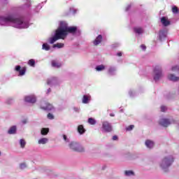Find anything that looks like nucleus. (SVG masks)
Returning a JSON list of instances; mask_svg holds the SVG:
<instances>
[{
	"label": "nucleus",
	"instance_id": "7",
	"mask_svg": "<svg viewBox=\"0 0 179 179\" xmlns=\"http://www.w3.org/2000/svg\"><path fill=\"white\" fill-rule=\"evenodd\" d=\"M169 33V30L167 28H163L160 29L158 34V38L159 41H164L166 38H167V34Z\"/></svg>",
	"mask_w": 179,
	"mask_h": 179
},
{
	"label": "nucleus",
	"instance_id": "29",
	"mask_svg": "<svg viewBox=\"0 0 179 179\" xmlns=\"http://www.w3.org/2000/svg\"><path fill=\"white\" fill-rule=\"evenodd\" d=\"M134 175H135V173L132 171H124V176H126V177H131L132 176H134Z\"/></svg>",
	"mask_w": 179,
	"mask_h": 179
},
{
	"label": "nucleus",
	"instance_id": "27",
	"mask_svg": "<svg viewBox=\"0 0 179 179\" xmlns=\"http://www.w3.org/2000/svg\"><path fill=\"white\" fill-rule=\"evenodd\" d=\"M69 12L72 15H76V13H78V12H79V10L78 8H74V7H70Z\"/></svg>",
	"mask_w": 179,
	"mask_h": 179
},
{
	"label": "nucleus",
	"instance_id": "17",
	"mask_svg": "<svg viewBox=\"0 0 179 179\" xmlns=\"http://www.w3.org/2000/svg\"><path fill=\"white\" fill-rule=\"evenodd\" d=\"M103 41V36L99 35L94 41H93L94 45H99Z\"/></svg>",
	"mask_w": 179,
	"mask_h": 179
},
{
	"label": "nucleus",
	"instance_id": "2",
	"mask_svg": "<svg viewBox=\"0 0 179 179\" xmlns=\"http://www.w3.org/2000/svg\"><path fill=\"white\" fill-rule=\"evenodd\" d=\"M68 33L73 34V36H79L81 32L80 29H78L77 27H68V23L66 21H60L54 36L48 39V43L54 44L58 40H65Z\"/></svg>",
	"mask_w": 179,
	"mask_h": 179
},
{
	"label": "nucleus",
	"instance_id": "6",
	"mask_svg": "<svg viewBox=\"0 0 179 179\" xmlns=\"http://www.w3.org/2000/svg\"><path fill=\"white\" fill-rule=\"evenodd\" d=\"M101 131L106 133L112 132L113 125L111 123H110L108 121L102 122Z\"/></svg>",
	"mask_w": 179,
	"mask_h": 179
},
{
	"label": "nucleus",
	"instance_id": "4",
	"mask_svg": "<svg viewBox=\"0 0 179 179\" xmlns=\"http://www.w3.org/2000/svg\"><path fill=\"white\" fill-rule=\"evenodd\" d=\"M174 162V157L172 155L165 157L159 163V166L162 170L167 171L169 167Z\"/></svg>",
	"mask_w": 179,
	"mask_h": 179
},
{
	"label": "nucleus",
	"instance_id": "26",
	"mask_svg": "<svg viewBox=\"0 0 179 179\" xmlns=\"http://www.w3.org/2000/svg\"><path fill=\"white\" fill-rule=\"evenodd\" d=\"M87 122L90 125H96L97 124V121L93 117L88 118Z\"/></svg>",
	"mask_w": 179,
	"mask_h": 179
},
{
	"label": "nucleus",
	"instance_id": "8",
	"mask_svg": "<svg viewBox=\"0 0 179 179\" xmlns=\"http://www.w3.org/2000/svg\"><path fill=\"white\" fill-rule=\"evenodd\" d=\"M21 68L22 67L19 65L15 66V71H16V72H19L18 76H24V75H26L27 69L26 67H22L21 69Z\"/></svg>",
	"mask_w": 179,
	"mask_h": 179
},
{
	"label": "nucleus",
	"instance_id": "11",
	"mask_svg": "<svg viewBox=\"0 0 179 179\" xmlns=\"http://www.w3.org/2000/svg\"><path fill=\"white\" fill-rule=\"evenodd\" d=\"M108 73L110 76H115V75H117V66H109L108 69Z\"/></svg>",
	"mask_w": 179,
	"mask_h": 179
},
{
	"label": "nucleus",
	"instance_id": "14",
	"mask_svg": "<svg viewBox=\"0 0 179 179\" xmlns=\"http://www.w3.org/2000/svg\"><path fill=\"white\" fill-rule=\"evenodd\" d=\"M90 100H92V96L90 94H85L83 96L82 103L83 104H89V103H90Z\"/></svg>",
	"mask_w": 179,
	"mask_h": 179
},
{
	"label": "nucleus",
	"instance_id": "36",
	"mask_svg": "<svg viewBox=\"0 0 179 179\" xmlns=\"http://www.w3.org/2000/svg\"><path fill=\"white\" fill-rule=\"evenodd\" d=\"M48 129L43 128L41 129V135H47V134H48Z\"/></svg>",
	"mask_w": 179,
	"mask_h": 179
},
{
	"label": "nucleus",
	"instance_id": "15",
	"mask_svg": "<svg viewBox=\"0 0 179 179\" xmlns=\"http://www.w3.org/2000/svg\"><path fill=\"white\" fill-rule=\"evenodd\" d=\"M134 31L136 36H141V34H143V28L141 27H135L134 28Z\"/></svg>",
	"mask_w": 179,
	"mask_h": 179
},
{
	"label": "nucleus",
	"instance_id": "16",
	"mask_svg": "<svg viewBox=\"0 0 179 179\" xmlns=\"http://www.w3.org/2000/svg\"><path fill=\"white\" fill-rule=\"evenodd\" d=\"M160 22L165 27H167V26H169L170 24V21L168 20L167 17H161Z\"/></svg>",
	"mask_w": 179,
	"mask_h": 179
},
{
	"label": "nucleus",
	"instance_id": "43",
	"mask_svg": "<svg viewBox=\"0 0 179 179\" xmlns=\"http://www.w3.org/2000/svg\"><path fill=\"white\" fill-rule=\"evenodd\" d=\"M141 50H143V51H145L146 50V45H141Z\"/></svg>",
	"mask_w": 179,
	"mask_h": 179
},
{
	"label": "nucleus",
	"instance_id": "5",
	"mask_svg": "<svg viewBox=\"0 0 179 179\" xmlns=\"http://www.w3.org/2000/svg\"><path fill=\"white\" fill-rule=\"evenodd\" d=\"M69 146L70 149L74 150V152H85V148H83V146L79 144V143L72 141L71 143H69Z\"/></svg>",
	"mask_w": 179,
	"mask_h": 179
},
{
	"label": "nucleus",
	"instance_id": "3",
	"mask_svg": "<svg viewBox=\"0 0 179 179\" xmlns=\"http://www.w3.org/2000/svg\"><path fill=\"white\" fill-rule=\"evenodd\" d=\"M152 76L155 83L159 82V80H160L164 76V73H163V67H162L160 65L155 66L153 68Z\"/></svg>",
	"mask_w": 179,
	"mask_h": 179
},
{
	"label": "nucleus",
	"instance_id": "9",
	"mask_svg": "<svg viewBox=\"0 0 179 179\" xmlns=\"http://www.w3.org/2000/svg\"><path fill=\"white\" fill-rule=\"evenodd\" d=\"M41 108L42 110H45V111H52L54 110V106L52 104L45 102L42 103L41 106Z\"/></svg>",
	"mask_w": 179,
	"mask_h": 179
},
{
	"label": "nucleus",
	"instance_id": "50",
	"mask_svg": "<svg viewBox=\"0 0 179 179\" xmlns=\"http://www.w3.org/2000/svg\"><path fill=\"white\" fill-rule=\"evenodd\" d=\"M114 115H115L114 113H110V117H114Z\"/></svg>",
	"mask_w": 179,
	"mask_h": 179
},
{
	"label": "nucleus",
	"instance_id": "41",
	"mask_svg": "<svg viewBox=\"0 0 179 179\" xmlns=\"http://www.w3.org/2000/svg\"><path fill=\"white\" fill-rule=\"evenodd\" d=\"M167 110V107L164 106H161V111L162 113H164L166 110Z\"/></svg>",
	"mask_w": 179,
	"mask_h": 179
},
{
	"label": "nucleus",
	"instance_id": "48",
	"mask_svg": "<svg viewBox=\"0 0 179 179\" xmlns=\"http://www.w3.org/2000/svg\"><path fill=\"white\" fill-rule=\"evenodd\" d=\"M51 93V88H48L46 94H50Z\"/></svg>",
	"mask_w": 179,
	"mask_h": 179
},
{
	"label": "nucleus",
	"instance_id": "13",
	"mask_svg": "<svg viewBox=\"0 0 179 179\" xmlns=\"http://www.w3.org/2000/svg\"><path fill=\"white\" fill-rule=\"evenodd\" d=\"M159 124L162 127H166L168 125H170V124H171V122H170V120H169V119L162 118V119L159 120Z\"/></svg>",
	"mask_w": 179,
	"mask_h": 179
},
{
	"label": "nucleus",
	"instance_id": "10",
	"mask_svg": "<svg viewBox=\"0 0 179 179\" xmlns=\"http://www.w3.org/2000/svg\"><path fill=\"white\" fill-rule=\"evenodd\" d=\"M47 84L49 86H54L58 85V78L57 77H51L48 79Z\"/></svg>",
	"mask_w": 179,
	"mask_h": 179
},
{
	"label": "nucleus",
	"instance_id": "47",
	"mask_svg": "<svg viewBox=\"0 0 179 179\" xmlns=\"http://www.w3.org/2000/svg\"><path fill=\"white\" fill-rule=\"evenodd\" d=\"M22 124H23L24 125L27 124V120L24 119L22 121Z\"/></svg>",
	"mask_w": 179,
	"mask_h": 179
},
{
	"label": "nucleus",
	"instance_id": "20",
	"mask_svg": "<svg viewBox=\"0 0 179 179\" xmlns=\"http://www.w3.org/2000/svg\"><path fill=\"white\" fill-rule=\"evenodd\" d=\"M27 3L21 6V9H29L31 6V0H26Z\"/></svg>",
	"mask_w": 179,
	"mask_h": 179
},
{
	"label": "nucleus",
	"instance_id": "18",
	"mask_svg": "<svg viewBox=\"0 0 179 179\" xmlns=\"http://www.w3.org/2000/svg\"><path fill=\"white\" fill-rule=\"evenodd\" d=\"M168 79L171 82H178L179 77L176 76L174 74H169L168 76Z\"/></svg>",
	"mask_w": 179,
	"mask_h": 179
},
{
	"label": "nucleus",
	"instance_id": "46",
	"mask_svg": "<svg viewBox=\"0 0 179 179\" xmlns=\"http://www.w3.org/2000/svg\"><path fill=\"white\" fill-rule=\"evenodd\" d=\"M116 55L117 57H122V52H118Z\"/></svg>",
	"mask_w": 179,
	"mask_h": 179
},
{
	"label": "nucleus",
	"instance_id": "39",
	"mask_svg": "<svg viewBox=\"0 0 179 179\" xmlns=\"http://www.w3.org/2000/svg\"><path fill=\"white\" fill-rule=\"evenodd\" d=\"M134 127H135V126H134V125L131 124V125L127 127L126 128V130H127V131H132V130L134 129Z\"/></svg>",
	"mask_w": 179,
	"mask_h": 179
},
{
	"label": "nucleus",
	"instance_id": "37",
	"mask_svg": "<svg viewBox=\"0 0 179 179\" xmlns=\"http://www.w3.org/2000/svg\"><path fill=\"white\" fill-rule=\"evenodd\" d=\"M172 12H173V13H174L175 15L177 14V13H178V8L177 6H173L172 7Z\"/></svg>",
	"mask_w": 179,
	"mask_h": 179
},
{
	"label": "nucleus",
	"instance_id": "28",
	"mask_svg": "<svg viewBox=\"0 0 179 179\" xmlns=\"http://www.w3.org/2000/svg\"><path fill=\"white\" fill-rule=\"evenodd\" d=\"M95 69L98 71L100 72L101 71H104L106 69V66L103 64L98 65L96 66Z\"/></svg>",
	"mask_w": 179,
	"mask_h": 179
},
{
	"label": "nucleus",
	"instance_id": "42",
	"mask_svg": "<svg viewBox=\"0 0 179 179\" xmlns=\"http://www.w3.org/2000/svg\"><path fill=\"white\" fill-rule=\"evenodd\" d=\"M63 139L65 142H69V138L66 136V135H63Z\"/></svg>",
	"mask_w": 179,
	"mask_h": 179
},
{
	"label": "nucleus",
	"instance_id": "25",
	"mask_svg": "<svg viewBox=\"0 0 179 179\" xmlns=\"http://www.w3.org/2000/svg\"><path fill=\"white\" fill-rule=\"evenodd\" d=\"M38 145H45V143H48V138H40L38 141Z\"/></svg>",
	"mask_w": 179,
	"mask_h": 179
},
{
	"label": "nucleus",
	"instance_id": "32",
	"mask_svg": "<svg viewBox=\"0 0 179 179\" xmlns=\"http://www.w3.org/2000/svg\"><path fill=\"white\" fill-rule=\"evenodd\" d=\"M64 47V43H58L53 45V48H62Z\"/></svg>",
	"mask_w": 179,
	"mask_h": 179
},
{
	"label": "nucleus",
	"instance_id": "12",
	"mask_svg": "<svg viewBox=\"0 0 179 179\" xmlns=\"http://www.w3.org/2000/svg\"><path fill=\"white\" fill-rule=\"evenodd\" d=\"M24 101L27 103H31V104H34V103H36V101H37V98H36V96L34 95H29L24 98Z\"/></svg>",
	"mask_w": 179,
	"mask_h": 179
},
{
	"label": "nucleus",
	"instance_id": "35",
	"mask_svg": "<svg viewBox=\"0 0 179 179\" xmlns=\"http://www.w3.org/2000/svg\"><path fill=\"white\" fill-rule=\"evenodd\" d=\"M129 94L130 97H135V96H136V92H135V91H134V90H130L129 91Z\"/></svg>",
	"mask_w": 179,
	"mask_h": 179
},
{
	"label": "nucleus",
	"instance_id": "40",
	"mask_svg": "<svg viewBox=\"0 0 179 179\" xmlns=\"http://www.w3.org/2000/svg\"><path fill=\"white\" fill-rule=\"evenodd\" d=\"M47 117L48 120H54V115H52V113H48Z\"/></svg>",
	"mask_w": 179,
	"mask_h": 179
},
{
	"label": "nucleus",
	"instance_id": "1",
	"mask_svg": "<svg viewBox=\"0 0 179 179\" xmlns=\"http://www.w3.org/2000/svg\"><path fill=\"white\" fill-rule=\"evenodd\" d=\"M0 26H11L15 29H29L30 17L26 15L0 16Z\"/></svg>",
	"mask_w": 179,
	"mask_h": 179
},
{
	"label": "nucleus",
	"instance_id": "31",
	"mask_svg": "<svg viewBox=\"0 0 179 179\" xmlns=\"http://www.w3.org/2000/svg\"><path fill=\"white\" fill-rule=\"evenodd\" d=\"M42 50H45V51H50V45L47 43H43L42 45Z\"/></svg>",
	"mask_w": 179,
	"mask_h": 179
},
{
	"label": "nucleus",
	"instance_id": "38",
	"mask_svg": "<svg viewBox=\"0 0 179 179\" xmlns=\"http://www.w3.org/2000/svg\"><path fill=\"white\" fill-rule=\"evenodd\" d=\"M6 104H12L13 103V99L12 98H8L6 100Z\"/></svg>",
	"mask_w": 179,
	"mask_h": 179
},
{
	"label": "nucleus",
	"instance_id": "44",
	"mask_svg": "<svg viewBox=\"0 0 179 179\" xmlns=\"http://www.w3.org/2000/svg\"><path fill=\"white\" fill-rule=\"evenodd\" d=\"M129 9H131V4L128 5L125 9L126 12H128V10H129Z\"/></svg>",
	"mask_w": 179,
	"mask_h": 179
},
{
	"label": "nucleus",
	"instance_id": "22",
	"mask_svg": "<svg viewBox=\"0 0 179 179\" xmlns=\"http://www.w3.org/2000/svg\"><path fill=\"white\" fill-rule=\"evenodd\" d=\"M43 3H47V1H45L43 2H42L41 3H39L36 7V8L34 9V11L36 13H38L40 12V10L43 8Z\"/></svg>",
	"mask_w": 179,
	"mask_h": 179
},
{
	"label": "nucleus",
	"instance_id": "45",
	"mask_svg": "<svg viewBox=\"0 0 179 179\" xmlns=\"http://www.w3.org/2000/svg\"><path fill=\"white\" fill-rule=\"evenodd\" d=\"M113 141H117L118 140V136H113L112 138Z\"/></svg>",
	"mask_w": 179,
	"mask_h": 179
},
{
	"label": "nucleus",
	"instance_id": "33",
	"mask_svg": "<svg viewBox=\"0 0 179 179\" xmlns=\"http://www.w3.org/2000/svg\"><path fill=\"white\" fill-rule=\"evenodd\" d=\"M20 170H24V169H27V164L22 162L20 164Z\"/></svg>",
	"mask_w": 179,
	"mask_h": 179
},
{
	"label": "nucleus",
	"instance_id": "24",
	"mask_svg": "<svg viewBox=\"0 0 179 179\" xmlns=\"http://www.w3.org/2000/svg\"><path fill=\"white\" fill-rule=\"evenodd\" d=\"M145 146H147V148H148L149 149H152V148L155 146V143L150 140H147L145 141Z\"/></svg>",
	"mask_w": 179,
	"mask_h": 179
},
{
	"label": "nucleus",
	"instance_id": "51",
	"mask_svg": "<svg viewBox=\"0 0 179 179\" xmlns=\"http://www.w3.org/2000/svg\"><path fill=\"white\" fill-rule=\"evenodd\" d=\"M0 156H1V152H0Z\"/></svg>",
	"mask_w": 179,
	"mask_h": 179
},
{
	"label": "nucleus",
	"instance_id": "34",
	"mask_svg": "<svg viewBox=\"0 0 179 179\" xmlns=\"http://www.w3.org/2000/svg\"><path fill=\"white\" fill-rule=\"evenodd\" d=\"M20 145L22 149L24 148V146H26V141L24 139L20 140Z\"/></svg>",
	"mask_w": 179,
	"mask_h": 179
},
{
	"label": "nucleus",
	"instance_id": "21",
	"mask_svg": "<svg viewBox=\"0 0 179 179\" xmlns=\"http://www.w3.org/2000/svg\"><path fill=\"white\" fill-rule=\"evenodd\" d=\"M52 66L53 68H61L62 66V64L61 62H58L55 60L52 61Z\"/></svg>",
	"mask_w": 179,
	"mask_h": 179
},
{
	"label": "nucleus",
	"instance_id": "49",
	"mask_svg": "<svg viewBox=\"0 0 179 179\" xmlns=\"http://www.w3.org/2000/svg\"><path fill=\"white\" fill-rule=\"evenodd\" d=\"M73 110H74V111H76V113H79V111H80L79 108H74Z\"/></svg>",
	"mask_w": 179,
	"mask_h": 179
},
{
	"label": "nucleus",
	"instance_id": "30",
	"mask_svg": "<svg viewBox=\"0 0 179 179\" xmlns=\"http://www.w3.org/2000/svg\"><path fill=\"white\" fill-rule=\"evenodd\" d=\"M28 65H29V66H32L33 68H34V66H36V61L33 59H31L28 61Z\"/></svg>",
	"mask_w": 179,
	"mask_h": 179
},
{
	"label": "nucleus",
	"instance_id": "19",
	"mask_svg": "<svg viewBox=\"0 0 179 179\" xmlns=\"http://www.w3.org/2000/svg\"><path fill=\"white\" fill-rule=\"evenodd\" d=\"M16 131H17L16 126H12L8 130V135H15V134H16Z\"/></svg>",
	"mask_w": 179,
	"mask_h": 179
},
{
	"label": "nucleus",
	"instance_id": "23",
	"mask_svg": "<svg viewBox=\"0 0 179 179\" xmlns=\"http://www.w3.org/2000/svg\"><path fill=\"white\" fill-rule=\"evenodd\" d=\"M78 132L80 134V135H83V134L86 132V130L85 129V127H83V125L82 124L78 125Z\"/></svg>",
	"mask_w": 179,
	"mask_h": 179
}]
</instances>
